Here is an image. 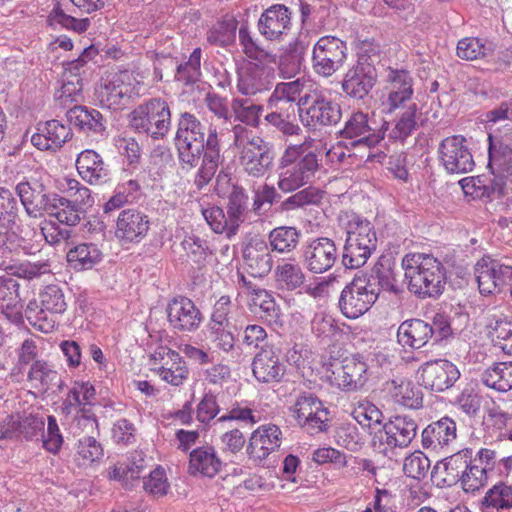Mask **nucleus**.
<instances>
[{"label":"nucleus","instance_id":"obj_13","mask_svg":"<svg viewBox=\"0 0 512 512\" xmlns=\"http://www.w3.org/2000/svg\"><path fill=\"white\" fill-rule=\"evenodd\" d=\"M438 153L440 163L450 174L469 173L475 166L467 139L462 135L443 139L439 144Z\"/></svg>","mask_w":512,"mask_h":512},{"label":"nucleus","instance_id":"obj_36","mask_svg":"<svg viewBox=\"0 0 512 512\" xmlns=\"http://www.w3.org/2000/svg\"><path fill=\"white\" fill-rule=\"evenodd\" d=\"M433 334V327L429 323L421 319H410L398 327L397 339L402 346L420 349L428 343Z\"/></svg>","mask_w":512,"mask_h":512},{"label":"nucleus","instance_id":"obj_58","mask_svg":"<svg viewBox=\"0 0 512 512\" xmlns=\"http://www.w3.org/2000/svg\"><path fill=\"white\" fill-rule=\"evenodd\" d=\"M19 205L16 197L7 188H0V228H11L16 224Z\"/></svg>","mask_w":512,"mask_h":512},{"label":"nucleus","instance_id":"obj_54","mask_svg":"<svg viewBox=\"0 0 512 512\" xmlns=\"http://www.w3.org/2000/svg\"><path fill=\"white\" fill-rule=\"evenodd\" d=\"M8 289H13L8 297H3L0 303V309L8 320L18 323L22 319V304L19 296V284L12 278L0 277Z\"/></svg>","mask_w":512,"mask_h":512},{"label":"nucleus","instance_id":"obj_35","mask_svg":"<svg viewBox=\"0 0 512 512\" xmlns=\"http://www.w3.org/2000/svg\"><path fill=\"white\" fill-rule=\"evenodd\" d=\"M76 168L81 178L89 184H102L109 179L107 165L94 150L82 151L77 157Z\"/></svg>","mask_w":512,"mask_h":512},{"label":"nucleus","instance_id":"obj_56","mask_svg":"<svg viewBox=\"0 0 512 512\" xmlns=\"http://www.w3.org/2000/svg\"><path fill=\"white\" fill-rule=\"evenodd\" d=\"M322 199V192L314 187H307L286 198L280 204L283 212L304 208L308 205H316Z\"/></svg>","mask_w":512,"mask_h":512},{"label":"nucleus","instance_id":"obj_14","mask_svg":"<svg viewBox=\"0 0 512 512\" xmlns=\"http://www.w3.org/2000/svg\"><path fill=\"white\" fill-rule=\"evenodd\" d=\"M413 79L406 70L389 68L382 105L387 114L406 108L413 103Z\"/></svg>","mask_w":512,"mask_h":512},{"label":"nucleus","instance_id":"obj_33","mask_svg":"<svg viewBox=\"0 0 512 512\" xmlns=\"http://www.w3.org/2000/svg\"><path fill=\"white\" fill-rule=\"evenodd\" d=\"M269 245L264 240L253 239L243 250V259L254 277L267 275L273 266Z\"/></svg>","mask_w":512,"mask_h":512},{"label":"nucleus","instance_id":"obj_59","mask_svg":"<svg viewBox=\"0 0 512 512\" xmlns=\"http://www.w3.org/2000/svg\"><path fill=\"white\" fill-rule=\"evenodd\" d=\"M201 49L195 48L187 62L177 66L175 80L185 85L196 83L201 76Z\"/></svg>","mask_w":512,"mask_h":512},{"label":"nucleus","instance_id":"obj_20","mask_svg":"<svg viewBox=\"0 0 512 512\" xmlns=\"http://www.w3.org/2000/svg\"><path fill=\"white\" fill-rule=\"evenodd\" d=\"M418 432L417 421L408 415H395L383 424L380 441L387 448H406L415 439Z\"/></svg>","mask_w":512,"mask_h":512},{"label":"nucleus","instance_id":"obj_49","mask_svg":"<svg viewBox=\"0 0 512 512\" xmlns=\"http://www.w3.org/2000/svg\"><path fill=\"white\" fill-rule=\"evenodd\" d=\"M232 117L239 121L243 126H250L256 128L260 123V115L263 111V106L254 104L247 99L234 98L231 101Z\"/></svg>","mask_w":512,"mask_h":512},{"label":"nucleus","instance_id":"obj_41","mask_svg":"<svg viewBox=\"0 0 512 512\" xmlns=\"http://www.w3.org/2000/svg\"><path fill=\"white\" fill-rule=\"evenodd\" d=\"M464 193L473 198H491L504 196L507 191L503 188L502 182L494 177L488 179L486 176L466 177L459 181Z\"/></svg>","mask_w":512,"mask_h":512},{"label":"nucleus","instance_id":"obj_3","mask_svg":"<svg viewBox=\"0 0 512 512\" xmlns=\"http://www.w3.org/2000/svg\"><path fill=\"white\" fill-rule=\"evenodd\" d=\"M231 131L232 144L238 152L243 170L254 178H261L268 174L273 168L275 159L272 145L241 124L233 125Z\"/></svg>","mask_w":512,"mask_h":512},{"label":"nucleus","instance_id":"obj_10","mask_svg":"<svg viewBox=\"0 0 512 512\" xmlns=\"http://www.w3.org/2000/svg\"><path fill=\"white\" fill-rule=\"evenodd\" d=\"M376 301V286L370 283L365 273L359 272L342 290L339 308L345 317L356 319L367 312Z\"/></svg>","mask_w":512,"mask_h":512},{"label":"nucleus","instance_id":"obj_46","mask_svg":"<svg viewBox=\"0 0 512 512\" xmlns=\"http://www.w3.org/2000/svg\"><path fill=\"white\" fill-rule=\"evenodd\" d=\"M481 381L497 391H509L512 389V362H499L489 367L482 373Z\"/></svg>","mask_w":512,"mask_h":512},{"label":"nucleus","instance_id":"obj_48","mask_svg":"<svg viewBox=\"0 0 512 512\" xmlns=\"http://www.w3.org/2000/svg\"><path fill=\"white\" fill-rule=\"evenodd\" d=\"M47 214L61 224L75 226L81 221L84 210L78 204L57 194V200L53 201Z\"/></svg>","mask_w":512,"mask_h":512},{"label":"nucleus","instance_id":"obj_45","mask_svg":"<svg viewBox=\"0 0 512 512\" xmlns=\"http://www.w3.org/2000/svg\"><path fill=\"white\" fill-rule=\"evenodd\" d=\"M101 258V250L93 243H81L67 252L70 267L79 271L91 269L100 262Z\"/></svg>","mask_w":512,"mask_h":512},{"label":"nucleus","instance_id":"obj_60","mask_svg":"<svg viewBox=\"0 0 512 512\" xmlns=\"http://www.w3.org/2000/svg\"><path fill=\"white\" fill-rule=\"evenodd\" d=\"M271 110L272 111L264 118L267 124L287 136L298 135L300 133V126L293 121L294 113L288 109L282 111L276 109Z\"/></svg>","mask_w":512,"mask_h":512},{"label":"nucleus","instance_id":"obj_44","mask_svg":"<svg viewBox=\"0 0 512 512\" xmlns=\"http://www.w3.org/2000/svg\"><path fill=\"white\" fill-rule=\"evenodd\" d=\"M167 360L158 368L159 377L173 385L180 386L188 377V368L180 354L174 350H164Z\"/></svg>","mask_w":512,"mask_h":512},{"label":"nucleus","instance_id":"obj_11","mask_svg":"<svg viewBox=\"0 0 512 512\" xmlns=\"http://www.w3.org/2000/svg\"><path fill=\"white\" fill-rule=\"evenodd\" d=\"M388 129V122H384L380 129L371 125L369 115L362 111L351 113L339 131V136L346 148L363 147L370 149L376 146L383 138Z\"/></svg>","mask_w":512,"mask_h":512},{"label":"nucleus","instance_id":"obj_16","mask_svg":"<svg viewBox=\"0 0 512 512\" xmlns=\"http://www.w3.org/2000/svg\"><path fill=\"white\" fill-rule=\"evenodd\" d=\"M302 263L313 274L329 271L338 258L337 246L331 238L316 237L308 240L302 249Z\"/></svg>","mask_w":512,"mask_h":512},{"label":"nucleus","instance_id":"obj_1","mask_svg":"<svg viewBox=\"0 0 512 512\" xmlns=\"http://www.w3.org/2000/svg\"><path fill=\"white\" fill-rule=\"evenodd\" d=\"M239 41L245 55L253 61L243 63L237 72V90L244 96H256L270 90L273 85L276 55L260 47L247 26L239 29Z\"/></svg>","mask_w":512,"mask_h":512},{"label":"nucleus","instance_id":"obj_42","mask_svg":"<svg viewBox=\"0 0 512 512\" xmlns=\"http://www.w3.org/2000/svg\"><path fill=\"white\" fill-rule=\"evenodd\" d=\"M301 236V231L295 226L275 227L268 234V245L279 254H290L298 248Z\"/></svg>","mask_w":512,"mask_h":512},{"label":"nucleus","instance_id":"obj_17","mask_svg":"<svg viewBox=\"0 0 512 512\" xmlns=\"http://www.w3.org/2000/svg\"><path fill=\"white\" fill-rule=\"evenodd\" d=\"M15 190L26 213L33 218L47 214L53 201L57 200L56 193L34 178L19 182Z\"/></svg>","mask_w":512,"mask_h":512},{"label":"nucleus","instance_id":"obj_19","mask_svg":"<svg viewBox=\"0 0 512 512\" xmlns=\"http://www.w3.org/2000/svg\"><path fill=\"white\" fill-rule=\"evenodd\" d=\"M281 348L274 342L266 341L252 361L254 377L262 383L280 382L285 366L280 361Z\"/></svg>","mask_w":512,"mask_h":512},{"label":"nucleus","instance_id":"obj_51","mask_svg":"<svg viewBox=\"0 0 512 512\" xmlns=\"http://www.w3.org/2000/svg\"><path fill=\"white\" fill-rule=\"evenodd\" d=\"M483 510H509L512 508V487L499 482L491 487L481 501Z\"/></svg>","mask_w":512,"mask_h":512},{"label":"nucleus","instance_id":"obj_39","mask_svg":"<svg viewBox=\"0 0 512 512\" xmlns=\"http://www.w3.org/2000/svg\"><path fill=\"white\" fill-rule=\"evenodd\" d=\"M386 390L394 401L402 406L418 409L422 406V392L406 378H396L386 383Z\"/></svg>","mask_w":512,"mask_h":512},{"label":"nucleus","instance_id":"obj_40","mask_svg":"<svg viewBox=\"0 0 512 512\" xmlns=\"http://www.w3.org/2000/svg\"><path fill=\"white\" fill-rule=\"evenodd\" d=\"M392 128L388 130V139L393 142H404L418 127V106L416 103L408 104L406 108L399 109Z\"/></svg>","mask_w":512,"mask_h":512},{"label":"nucleus","instance_id":"obj_61","mask_svg":"<svg viewBox=\"0 0 512 512\" xmlns=\"http://www.w3.org/2000/svg\"><path fill=\"white\" fill-rule=\"evenodd\" d=\"M329 411L321 403V407L315 406L302 420L300 425L307 433L314 435L325 432L329 425Z\"/></svg>","mask_w":512,"mask_h":512},{"label":"nucleus","instance_id":"obj_63","mask_svg":"<svg viewBox=\"0 0 512 512\" xmlns=\"http://www.w3.org/2000/svg\"><path fill=\"white\" fill-rule=\"evenodd\" d=\"M487 471L488 465H477V462L472 460L460 481L463 490L465 492H475L483 487L488 480Z\"/></svg>","mask_w":512,"mask_h":512},{"label":"nucleus","instance_id":"obj_37","mask_svg":"<svg viewBox=\"0 0 512 512\" xmlns=\"http://www.w3.org/2000/svg\"><path fill=\"white\" fill-rule=\"evenodd\" d=\"M222 461L219 459L214 447L202 446L191 451L189 458V473L212 478L221 469Z\"/></svg>","mask_w":512,"mask_h":512},{"label":"nucleus","instance_id":"obj_31","mask_svg":"<svg viewBox=\"0 0 512 512\" xmlns=\"http://www.w3.org/2000/svg\"><path fill=\"white\" fill-rule=\"evenodd\" d=\"M72 137V131L58 120L39 123L31 143L39 150H57Z\"/></svg>","mask_w":512,"mask_h":512},{"label":"nucleus","instance_id":"obj_5","mask_svg":"<svg viewBox=\"0 0 512 512\" xmlns=\"http://www.w3.org/2000/svg\"><path fill=\"white\" fill-rule=\"evenodd\" d=\"M145 89L143 76L135 71H119L108 76L97 88L96 98L103 108L117 110Z\"/></svg>","mask_w":512,"mask_h":512},{"label":"nucleus","instance_id":"obj_22","mask_svg":"<svg viewBox=\"0 0 512 512\" xmlns=\"http://www.w3.org/2000/svg\"><path fill=\"white\" fill-rule=\"evenodd\" d=\"M166 312L170 326L180 332L196 331L203 321L202 313L195 303L184 296L170 300Z\"/></svg>","mask_w":512,"mask_h":512},{"label":"nucleus","instance_id":"obj_6","mask_svg":"<svg viewBox=\"0 0 512 512\" xmlns=\"http://www.w3.org/2000/svg\"><path fill=\"white\" fill-rule=\"evenodd\" d=\"M377 237L373 225L353 215L347 227L342 263L346 268L358 269L365 265L376 249Z\"/></svg>","mask_w":512,"mask_h":512},{"label":"nucleus","instance_id":"obj_34","mask_svg":"<svg viewBox=\"0 0 512 512\" xmlns=\"http://www.w3.org/2000/svg\"><path fill=\"white\" fill-rule=\"evenodd\" d=\"M504 264L495 260H482L475 267L476 279L481 294H494L504 291L503 278H507Z\"/></svg>","mask_w":512,"mask_h":512},{"label":"nucleus","instance_id":"obj_29","mask_svg":"<svg viewBox=\"0 0 512 512\" xmlns=\"http://www.w3.org/2000/svg\"><path fill=\"white\" fill-rule=\"evenodd\" d=\"M472 462V449L465 448L437 462L432 477H440L444 485L452 486L461 481Z\"/></svg>","mask_w":512,"mask_h":512},{"label":"nucleus","instance_id":"obj_30","mask_svg":"<svg viewBox=\"0 0 512 512\" xmlns=\"http://www.w3.org/2000/svg\"><path fill=\"white\" fill-rule=\"evenodd\" d=\"M456 432L455 421L449 417H443L432 422L422 431V447L438 453L456 439Z\"/></svg>","mask_w":512,"mask_h":512},{"label":"nucleus","instance_id":"obj_62","mask_svg":"<svg viewBox=\"0 0 512 512\" xmlns=\"http://www.w3.org/2000/svg\"><path fill=\"white\" fill-rule=\"evenodd\" d=\"M48 22L51 26L59 25L62 28H66L77 33L86 31L90 25L89 19L74 18L66 14L59 6H55L50 12Z\"/></svg>","mask_w":512,"mask_h":512},{"label":"nucleus","instance_id":"obj_23","mask_svg":"<svg viewBox=\"0 0 512 512\" xmlns=\"http://www.w3.org/2000/svg\"><path fill=\"white\" fill-rule=\"evenodd\" d=\"M337 386L346 391L361 389L368 380V364L363 355L345 357L332 371Z\"/></svg>","mask_w":512,"mask_h":512},{"label":"nucleus","instance_id":"obj_12","mask_svg":"<svg viewBox=\"0 0 512 512\" xmlns=\"http://www.w3.org/2000/svg\"><path fill=\"white\" fill-rule=\"evenodd\" d=\"M346 57L347 46L344 41L335 36H323L313 47V71L328 78L343 66Z\"/></svg>","mask_w":512,"mask_h":512},{"label":"nucleus","instance_id":"obj_2","mask_svg":"<svg viewBox=\"0 0 512 512\" xmlns=\"http://www.w3.org/2000/svg\"><path fill=\"white\" fill-rule=\"evenodd\" d=\"M402 268L408 290L418 298H436L443 293L446 273L437 258L423 253L406 254L402 259Z\"/></svg>","mask_w":512,"mask_h":512},{"label":"nucleus","instance_id":"obj_38","mask_svg":"<svg viewBox=\"0 0 512 512\" xmlns=\"http://www.w3.org/2000/svg\"><path fill=\"white\" fill-rule=\"evenodd\" d=\"M304 88V83L300 79L290 82L278 83L268 100L270 109L285 110L288 109L294 113V103L297 104Z\"/></svg>","mask_w":512,"mask_h":512},{"label":"nucleus","instance_id":"obj_28","mask_svg":"<svg viewBox=\"0 0 512 512\" xmlns=\"http://www.w3.org/2000/svg\"><path fill=\"white\" fill-rule=\"evenodd\" d=\"M201 156L202 165L195 179V183L199 188L206 185L213 178L222 162L220 140L215 126L210 125L208 128L205 149Z\"/></svg>","mask_w":512,"mask_h":512},{"label":"nucleus","instance_id":"obj_21","mask_svg":"<svg viewBox=\"0 0 512 512\" xmlns=\"http://www.w3.org/2000/svg\"><path fill=\"white\" fill-rule=\"evenodd\" d=\"M317 155L309 152L292 165L286 166L279 174L278 187L281 191L289 193L306 185L318 171Z\"/></svg>","mask_w":512,"mask_h":512},{"label":"nucleus","instance_id":"obj_57","mask_svg":"<svg viewBox=\"0 0 512 512\" xmlns=\"http://www.w3.org/2000/svg\"><path fill=\"white\" fill-rule=\"evenodd\" d=\"M490 52V46L477 37H465L459 40L456 48L457 56L467 61L483 58Z\"/></svg>","mask_w":512,"mask_h":512},{"label":"nucleus","instance_id":"obj_18","mask_svg":"<svg viewBox=\"0 0 512 512\" xmlns=\"http://www.w3.org/2000/svg\"><path fill=\"white\" fill-rule=\"evenodd\" d=\"M421 384L433 392H443L451 388L460 378L458 367L446 359L424 363L418 370Z\"/></svg>","mask_w":512,"mask_h":512},{"label":"nucleus","instance_id":"obj_25","mask_svg":"<svg viewBox=\"0 0 512 512\" xmlns=\"http://www.w3.org/2000/svg\"><path fill=\"white\" fill-rule=\"evenodd\" d=\"M377 77L376 67L355 64L344 75L342 90L346 96L362 100L375 86Z\"/></svg>","mask_w":512,"mask_h":512},{"label":"nucleus","instance_id":"obj_9","mask_svg":"<svg viewBox=\"0 0 512 512\" xmlns=\"http://www.w3.org/2000/svg\"><path fill=\"white\" fill-rule=\"evenodd\" d=\"M297 108L302 124L313 130L336 125L342 118L341 106L318 90L305 93Z\"/></svg>","mask_w":512,"mask_h":512},{"label":"nucleus","instance_id":"obj_27","mask_svg":"<svg viewBox=\"0 0 512 512\" xmlns=\"http://www.w3.org/2000/svg\"><path fill=\"white\" fill-rule=\"evenodd\" d=\"M67 118L88 137L97 141L106 137V121L96 109L75 105L68 110Z\"/></svg>","mask_w":512,"mask_h":512},{"label":"nucleus","instance_id":"obj_53","mask_svg":"<svg viewBox=\"0 0 512 512\" xmlns=\"http://www.w3.org/2000/svg\"><path fill=\"white\" fill-rule=\"evenodd\" d=\"M305 47L301 41L290 43L279 60V70L284 78H291L299 73Z\"/></svg>","mask_w":512,"mask_h":512},{"label":"nucleus","instance_id":"obj_64","mask_svg":"<svg viewBox=\"0 0 512 512\" xmlns=\"http://www.w3.org/2000/svg\"><path fill=\"white\" fill-rule=\"evenodd\" d=\"M493 334L502 351L512 355V318L499 317L495 320Z\"/></svg>","mask_w":512,"mask_h":512},{"label":"nucleus","instance_id":"obj_4","mask_svg":"<svg viewBox=\"0 0 512 512\" xmlns=\"http://www.w3.org/2000/svg\"><path fill=\"white\" fill-rule=\"evenodd\" d=\"M67 309L62 288L55 284L45 286L38 297L29 301L25 317L29 324L43 333H51L58 324V318Z\"/></svg>","mask_w":512,"mask_h":512},{"label":"nucleus","instance_id":"obj_47","mask_svg":"<svg viewBox=\"0 0 512 512\" xmlns=\"http://www.w3.org/2000/svg\"><path fill=\"white\" fill-rule=\"evenodd\" d=\"M146 467L147 463L142 453L135 452L127 464L114 467L110 472V478L122 482L125 487L131 489L132 481L138 480Z\"/></svg>","mask_w":512,"mask_h":512},{"label":"nucleus","instance_id":"obj_15","mask_svg":"<svg viewBox=\"0 0 512 512\" xmlns=\"http://www.w3.org/2000/svg\"><path fill=\"white\" fill-rule=\"evenodd\" d=\"M488 169L505 190L512 191V144L502 136L488 134Z\"/></svg>","mask_w":512,"mask_h":512},{"label":"nucleus","instance_id":"obj_24","mask_svg":"<svg viewBox=\"0 0 512 512\" xmlns=\"http://www.w3.org/2000/svg\"><path fill=\"white\" fill-rule=\"evenodd\" d=\"M257 27L265 39L280 40L291 28V11L283 4L272 5L261 14Z\"/></svg>","mask_w":512,"mask_h":512},{"label":"nucleus","instance_id":"obj_32","mask_svg":"<svg viewBox=\"0 0 512 512\" xmlns=\"http://www.w3.org/2000/svg\"><path fill=\"white\" fill-rule=\"evenodd\" d=\"M282 432L276 425H263L249 439L248 454L255 460H263L280 447Z\"/></svg>","mask_w":512,"mask_h":512},{"label":"nucleus","instance_id":"obj_55","mask_svg":"<svg viewBox=\"0 0 512 512\" xmlns=\"http://www.w3.org/2000/svg\"><path fill=\"white\" fill-rule=\"evenodd\" d=\"M253 302L261 311V318L269 324L282 325L281 310L272 295L264 289H258L254 293Z\"/></svg>","mask_w":512,"mask_h":512},{"label":"nucleus","instance_id":"obj_8","mask_svg":"<svg viewBox=\"0 0 512 512\" xmlns=\"http://www.w3.org/2000/svg\"><path fill=\"white\" fill-rule=\"evenodd\" d=\"M205 142V126L202 122L190 112L180 113L174 137L180 162L190 167L197 166Z\"/></svg>","mask_w":512,"mask_h":512},{"label":"nucleus","instance_id":"obj_26","mask_svg":"<svg viewBox=\"0 0 512 512\" xmlns=\"http://www.w3.org/2000/svg\"><path fill=\"white\" fill-rule=\"evenodd\" d=\"M148 216L134 208L120 212L116 222L115 235L126 242H139L149 231Z\"/></svg>","mask_w":512,"mask_h":512},{"label":"nucleus","instance_id":"obj_43","mask_svg":"<svg viewBox=\"0 0 512 512\" xmlns=\"http://www.w3.org/2000/svg\"><path fill=\"white\" fill-rule=\"evenodd\" d=\"M274 278L277 285L287 291L302 287L306 281L303 268L294 260L279 263L274 270Z\"/></svg>","mask_w":512,"mask_h":512},{"label":"nucleus","instance_id":"obj_7","mask_svg":"<svg viewBox=\"0 0 512 512\" xmlns=\"http://www.w3.org/2000/svg\"><path fill=\"white\" fill-rule=\"evenodd\" d=\"M129 124L137 133L154 140L163 139L171 128V110L168 103L158 97L138 105L129 115Z\"/></svg>","mask_w":512,"mask_h":512},{"label":"nucleus","instance_id":"obj_52","mask_svg":"<svg viewBox=\"0 0 512 512\" xmlns=\"http://www.w3.org/2000/svg\"><path fill=\"white\" fill-rule=\"evenodd\" d=\"M57 378V371L45 360H35L27 373V380L37 390H47Z\"/></svg>","mask_w":512,"mask_h":512},{"label":"nucleus","instance_id":"obj_50","mask_svg":"<svg viewBox=\"0 0 512 512\" xmlns=\"http://www.w3.org/2000/svg\"><path fill=\"white\" fill-rule=\"evenodd\" d=\"M366 278L370 280V283L374 284L377 289V298L379 297L380 291L384 290L395 295L401 292V288L399 286L398 280L396 279V275L394 270L385 266L382 263H376L370 274H366Z\"/></svg>","mask_w":512,"mask_h":512}]
</instances>
